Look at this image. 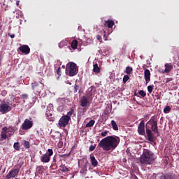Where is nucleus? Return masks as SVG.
I'll use <instances>...</instances> for the list:
<instances>
[{
	"label": "nucleus",
	"instance_id": "obj_19",
	"mask_svg": "<svg viewBox=\"0 0 179 179\" xmlns=\"http://www.w3.org/2000/svg\"><path fill=\"white\" fill-rule=\"evenodd\" d=\"M52 139L55 141V142H59L61 141L62 135L60 132H55V134H52L51 136Z\"/></svg>",
	"mask_w": 179,
	"mask_h": 179
},
{
	"label": "nucleus",
	"instance_id": "obj_42",
	"mask_svg": "<svg viewBox=\"0 0 179 179\" xmlns=\"http://www.w3.org/2000/svg\"><path fill=\"white\" fill-rule=\"evenodd\" d=\"M8 35L10 38H15V34H10V32H8Z\"/></svg>",
	"mask_w": 179,
	"mask_h": 179
},
{
	"label": "nucleus",
	"instance_id": "obj_1",
	"mask_svg": "<svg viewBox=\"0 0 179 179\" xmlns=\"http://www.w3.org/2000/svg\"><path fill=\"white\" fill-rule=\"evenodd\" d=\"M108 132V131H104L101 132V136H106V138H103L99 142L98 146L101 148L103 150L113 152L117 148L120 143V138L118 136H107Z\"/></svg>",
	"mask_w": 179,
	"mask_h": 179
},
{
	"label": "nucleus",
	"instance_id": "obj_3",
	"mask_svg": "<svg viewBox=\"0 0 179 179\" xmlns=\"http://www.w3.org/2000/svg\"><path fill=\"white\" fill-rule=\"evenodd\" d=\"M15 132V129L14 127H3L0 134L1 141H6L8 138H11Z\"/></svg>",
	"mask_w": 179,
	"mask_h": 179
},
{
	"label": "nucleus",
	"instance_id": "obj_7",
	"mask_svg": "<svg viewBox=\"0 0 179 179\" xmlns=\"http://www.w3.org/2000/svg\"><path fill=\"white\" fill-rule=\"evenodd\" d=\"M52 155H54L52 149H48L46 153L41 157V162H42V163H50Z\"/></svg>",
	"mask_w": 179,
	"mask_h": 179
},
{
	"label": "nucleus",
	"instance_id": "obj_45",
	"mask_svg": "<svg viewBox=\"0 0 179 179\" xmlns=\"http://www.w3.org/2000/svg\"><path fill=\"white\" fill-rule=\"evenodd\" d=\"M50 115H52V114H50L49 113H46L45 116L50 117Z\"/></svg>",
	"mask_w": 179,
	"mask_h": 179
},
{
	"label": "nucleus",
	"instance_id": "obj_12",
	"mask_svg": "<svg viewBox=\"0 0 179 179\" xmlns=\"http://www.w3.org/2000/svg\"><path fill=\"white\" fill-rule=\"evenodd\" d=\"M59 127L60 128H65L68 124V114L66 115H63L62 118L59 119L58 122Z\"/></svg>",
	"mask_w": 179,
	"mask_h": 179
},
{
	"label": "nucleus",
	"instance_id": "obj_8",
	"mask_svg": "<svg viewBox=\"0 0 179 179\" xmlns=\"http://www.w3.org/2000/svg\"><path fill=\"white\" fill-rule=\"evenodd\" d=\"M15 169L14 170H11L9 173L6 176V179L15 178L19 174L20 171V169L22 167L21 164H17L15 166Z\"/></svg>",
	"mask_w": 179,
	"mask_h": 179
},
{
	"label": "nucleus",
	"instance_id": "obj_33",
	"mask_svg": "<svg viewBox=\"0 0 179 179\" xmlns=\"http://www.w3.org/2000/svg\"><path fill=\"white\" fill-rule=\"evenodd\" d=\"M44 166H38L36 169L37 171L39 173H43L44 171Z\"/></svg>",
	"mask_w": 179,
	"mask_h": 179
},
{
	"label": "nucleus",
	"instance_id": "obj_24",
	"mask_svg": "<svg viewBox=\"0 0 179 179\" xmlns=\"http://www.w3.org/2000/svg\"><path fill=\"white\" fill-rule=\"evenodd\" d=\"M78 41L77 39H73L72 42H71V48H73V49H76L78 48Z\"/></svg>",
	"mask_w": 179,
	"mask_h": 179
},
{
	"label": "nucleus",
	"instance_id": "obj_20",
	"mask_svg": "<svg viewBox=\"0 0 179 179\" xmlns=\"http://www.w3.org/2000/svg\"><path fill=\"white\" fill-rule=\"evenodd\" d=\"M164 66H165V69H164L165 73H170V71H171V70H173V66L172 63H165Z\"/></svg>",
	"mask_w": 179,
	"mask_h": 179
},
{
	"label": "nucleus",
	"instance_id": "obj_47",
	"mask_svg": "<svg viewBox=\"0 0 179 179\" xmlns=\"http://www.w3.org/2000/svg\"><path fill=\"white\" fill-rule=\"evenodd\" d=\"M16 4H17V6H19L20 1H16Z\"/></svg>",
	"mask_w": 179,
	"mask_h": 179
},
{
	"label": "nucleus",
	"instance_id": "obj_41",
	"mask_svg": "<svg viewBox=\"0 0 179 179\" xmlns=\"http://www.w3.org/2000/svg\"><path fill=\"white\" fill-rule=\"evenodd\" d=\"M61 101H65V98H57V102L61 103Z\"/></svg>",
	"mask_w": 179,
	"mask_h": 179
},
{
	"label": "nucleus",
	"instance_id": "obj_18",
	"mask_svg": "<svg viewBox=\"0 0 179 179\" xmlns=\"http://www.w3.org/2000/svg\"><path fill=\"white\" fill-rule=\"evenodd\" d=\"M150 76H151L150 70L149 69H145L144 78L145 80L146 84H148V83H150Z\"/></svg>",
	"mask_w": 179,
	"mask_h": 179
},
{
	"label": "nucleus",
	"instance_id": "obj_39",
	"mask_svg": "<svg viewBox=\"0 0 179 179\" xmlns=\"http://www.w3.org/2000/svg\"><path fill=\"white\" fill-rule=\"evenodd\" d=\"M96 148V145H91V146H90V152H94V150H95Z\"/></svg>",
	"mask_w": 179,
	"mask_h": 179
},
{
	"label": "nucleus",
	"instance_id": "obj_44",
	"mask_svg": "<svg viewBox=\"0 0 179 179\" xmlns=\"http://www.w3.org/2000/svg\"><path fill=\"white\" fill-rule=\"evenodd\" d=\"M173 80V78L171 77H170L169 78H166V83H169L170 81H171Z\"/></svg>",
	"mask_w": 179,
	"mask_h": 179
},
{
	"label": "nucleus",
	"instance_id": "obj_15",
	"mask_svg": "<svg viewBox=\"0 0 179 179\" xmlns=\"http://www.w3.org/2000/svg\"><path fill=\"white\" fill-rule=\"evenodd\" d=\"M138 133L139 135H145V121H141L138 127Z\"/></svg>",
	"mask_w": 179,
	"mask_h": 179
},
{
	"label": "nucleus",
	"instance_id": "obj_50",
	"mask_svg": "<svg viewBox=\"0 0 179 179\" xmlns=\"http://www.w3.org/2000/svg\"><path fill=\"white\" fill-rule=\"evenodd\" d=\"M14 179H18V178H14Z\"/></svg>",
	"mask_w": 179,
	"mask_h": 179
},
{
	"label": "nucleus",
	"instance_id": "obj_11",
	"mask_svg": "<svg viewBox=\"0 0 179 179\" xmlns=\"http://www.w3.org/2000/svg\"><path fill=\"white\" fill-rule=\"evenodd\" d=\"M156 179H178V177L175 174L168 173L167 174L158 173L155 176Z\"/></svg>",
	"mask_w": 179,
	"mask_h": 179
},
{
	"label": "nucleus",
	"instance_id": "obj_29",
	"mask_svg": "<svg viewBox=\"0 0 179 179\" xmlns=\"http://www.w3.org/2000/svg\"><path fill=\"white\" fill-rule=\"evenodd\" d=\"M94 124L95 121L94 120H91V121H90L88 124H86V128H92Z\"/></svg>",
	"mask_w": 179,
	"mask_h": 179
},
{
	"label": "nucleus",
	"instance_id": "obj_32",
	"mask_svg": "<svg viewBox=\"0 0 179 179\" xmlns=\"http://www.w3.org/2000/svg\"><path fill=\"white\" fill-rule=\"evenodd\" d=\"M138 94H140V96L142 97H146L147 96V94L144 90H140V91H138Z\"/></svg>",
	"mask_w": 179,
	"mask_h": 179
},
{
	"label": "nucleus",
	"instance_id": "obj_35",
	"mask_svg": "<svg viewBox=\"0 0 179 179\" xmlns=\"http://www.w3.org/2000/svg\"><path fill=\"white\" fill-rule=\"evenodd\" d=\"M20 97L22 99V100H27V99H29V95L28 94H22Z\"/></svg>",
	"mask_w": 179,
	"mask_h": 179
},
{
	"label": "nucleus",
	"instance_id": "obj_4",
	"mask_svg": "<svg viewBox=\"0 0 179 179\" xmlns=\"http://www.w3.org/2000/svg\"><path fill=\"white\" fill-rule=\"evenodd\" d=\"M66 70L69 71V76L71 77L76 76L78 71V67H77L76 63L71 62L66 66Z\"/></svg>",
	"mask_w": 179,
	"mask_h": 179
},
{
	"label": "nucleus",
	"instance_id": "obj_26",
	"mask_svg": "<svg viewBox=\"0 0 179 179\" xmlns=\"http://www.w3.org/2000/svg\"><path fill=\"white\" fill-rule=\"evenodd\" d=\"M132 71H133V67H131V66H127L126 67L125 73H127L128 76L129 74H131Z\"/></svg>",
	"mask_w": 179,
	"mask_h": 179
},
{
	"label": "nucleus",
	"instance_id": "obj_40",
	"mask_svg": "<svg viewBox=\"0 0 179 179\" xmlns=\"http://www.w3.org/2000/svg\"><path fill=\"white\" fill-rule=\"evenodd\" d=\"M57 73L58 74L57 78H59L60 76H62L61 66L58 67V69L57 70Z\"/></svg>",
	"mask_w": 179,
	"mask_h": 179
},
{
	"label": "nucleus",
	"instance_id": "obj_30",
	"mask_svg": "<svg viewBox=\"0 0 179 179\" xmlns=\"http://www.w3.org/2000/svg\"><path fill=\"white\" fill-rule=\"evenodd\" d=\"M15 150H20V143L19 142H15L13 145Z\"/></svg>",
	"mask_w": 179,
	"mask_h": 179
},
{
	"label": "nucleus",
	"instance_id": "obj_28",
	"mask_svg": "<svg viewBox=\"0 0 179 179\" xmlns=\"http://www.w3.org/2000/svg\"><path fill=\"white\" fill-rule=\"evenodd\" d=\"M170 111H171V106H170V105H168V106H165V108H164V114H169Z\"/></svg>",
	"mask_w": 179,
	"mask_h": 179
},
{
	"label": "nucleus",
	"instance_id": "obj_38",
	"mask_svg": "<svg viewBox=\"0 0 179 179\" xmlns=\"http://www.w3.org/2000/svg\"><path fill=\"white\" fill-rule=\"evenodd\" d=\"M78 90H80V85H78V84H75L74 93H78Z\"/></svg>",
	"mask_w": 179,
	"mask_h": 179
},
{
	"label": "nucleus",
	"instance_id": "obj_21",
	"mask_svg": "<svg viewBox=\"0 0 179 179\" xmlns=\"http://www.w3.org/2000/svg\"><path fill=\"white\" fill-rule=\"evenodd\" d=\"M76 115L75 114V110L73 109V108H71V109H70V110H69V113H67V122H68V124L69 123V121H71V117L72 115Z\"/></svg>",
	"mask_w": 179,
	"mask_h": 179
},
{
	"label": "nucleus",
	"instance_id": "obj_13",
	"mask_svg": "<svg viewBox=\"0 0 179 179\" xmlns=\"http://www.w3.org/2000/svg\"><path fill=\"white\" fill-rule=\"evenodd\" d=\"M96 93V88H94V87H89L88 90H87V99L88 101H90V100H92L94 94Z\"/></svg>",
	"mask_w": 179,
	"mask_h": 179
},
{
	"label": "nucleus",
	"instance_id": "obj_48",
	"mask_svg": "<svg viewBox=\"0 0 179 179\" xmlns=\"http://www.w3.org/2000/svg\"><path fill=\"white\" fill-rule=\"evenodd\" d=\"M143 68L145 70L146 67L145 66H143Z\"/></svg>",
	"mask_w": 179,
	"mask_h": 179
},
{
	"label": "nucleus",
	"instance_id": "obj_23",
	"mask_svg": "<svg viewBox=\"0 0 179 179\" xmlns=\"http://www.w3.org/2000/svg\"><path fill=\"white\" fill-rule=\"evenodd\" d=\"M90 159H91V163L92 165L94 167H96L99 164L98 161L96 160V157H94V156H90Z\"/></svg>",
	"mask_w": 179,
	"mask_h": 179
},
{
	"label": "nucleus",
	"instance_id": "obj_9",
	"mask_svg": "<svg viewBox=\"0 0 179 179\" xmlns=\"http://www.w3.org/2000/svg\"><path fill=\"white\" fill-rule=\"evenodd\" d=\"M34 127V122L32 118L24 120L23 124L21 126L22 131H28Z\"/></svg>",
	"mask_w": 179,
	"mask_h": 179
},
{
	"label": "nucleus",
	"instance_id": "obj_31",
	"mask_svg": "<svg viewBox=\"0 0 179 179\" xmlns=\"http://www.w3.org/2000/svg\"><path fill=\"white\" fill-rule=\"evenodd\" d=\"M155 88V85H148V92L150 94H151V93H152L153 90Z\"/></svg>",
	"mask_w": 179,
	"mask_h": 179
},
{
	"label": "nucleus",
	"instance_id": "obj_43",
	"mask_svg": "<svg viewBox=\"0 0 179 179\" xmlns=\"http://www.w3.org/2000/svg\"><path fill=\"white\" fill-rule=\"evenodd\" d=\"M96 38L98 39V41H102V36L101 35H97L96 36Z\"/></svg>",
	"mask_w": 179,
	"mask_h": 179
},
{
	"label": "nucleus",
	"instance_id": "obj_2",
	"mask_svg": "<svg viewBox=\"0 0 179 179\" xmlns=\"http://www.w3.org/2000/svg\"><path fill=\"white\" fill-rule=\"evenodd\" d=\"M156 159L155 153L148 149H145L139 160L140 163L143 164H152Z\"/></svg>",
	"mask_w": 179,
	"mask_h": 179
},
{
	"label": "nucleus",
	"instance_id": "obj_22",
	"mask_svg": "<svg viewBox=\"0 0 179 179\" xmlns=\"http://www.w3.org/2000/svg\"><path fill=\"white\" fill-rule=\"evenodd\" d=\"M104 25L108 28H113V25H115V21L113 20H108L104 22Z\"/></svg>",
	"mask_w": 179,
	"mask_h": 179
},
{
	"label": "nucleus",
	"instance_id": "obj_6",
	"mask_svg": "<svg viewBox=\"0 0 179 179\" xmlns=\"http://www.w3.org/2000/svg\"><path fill=\"white\" fill-rule=\"evenodd\" d=\"M148 125H150L152 132L157 134L159 136V128L157 127V118L152 117L148 122Z\"/></svg>",
	"mask_w": 179,
	"mask_h": 179
},
{
	"label": "nucleus",
	"instance_id": "obj_36",
	"mask_svg": "<svg viewBox=\"0 0 179 179\" xmlns=\"http://www.w3.org/2000/svg\"><path fill=\"white\" fill-rule=\"evenodd\" d=\"M129 78H130L129 76L127 73L125 74L123 77V83H127V81H128Z\"/></svg>",
	"mask_w": 179,
	"mask_h": 179
},
{
	"label": "nucleus",
	"instance_id": "obj_46",
	"mask_svg": "<svg viewBox=\"0 0 179 179\" xmlns=\"http://www.w3.org/2000/svg\"><path fill=\"white\" fill-rule=\"evenodd\" d=\"M122 162H123V163H127V159H122Z\"/></svg>",
	"mask_w": 179,
	"mask_h": 179
},
{
	"label": "nucleus",
	"instance_id": "obj_14",
	"mask_svg": "<svg viewBox=\"0 0 179 179\" xmlns=\"http://www.w3.org/2000/svg\"><path fill=\"white\" fill-rule=\"evenodd\" d=\"M148 122L146 124V134L148 136V139L150 142H155V135L153 132H152L151 129L148 128Z\"/></svg>",
	"mask_w": 179,
	"mask_h": 179
},
{
	"label": "nucleus",
	"instance_id": "obj_37",
	"mask_svg": "<svg viewBox=\"0 0 179 179\" xmlns=\"http://www.w3.org/2000/svg\"><path fill=\"white\" fill-rule=\"evenodd\" d=\"M24 147L26 148V149H29V148H30L29 142H28L27 141H24Z\"/></svg>",
	"mask_w": 179,
	"mask_h": 179
},
{
	"label": "nucleus",
	"instance_id": "obj_34",
	"mask_svg": "<svg viewBox=\"0 0 179 179\" xmlns=\"http://www.w3.org/2000/svg\"><path fill=\"white\" fill-rule=\"evenodd\" d=\"M65 45H67L66 41H61V42L59 43V48H63Z\"/></svg>",
	"mask_w": 179,
	"mask_h": 179
},
{
	"label": "nucleus",
	"instance_id": "obj_10",
	"mask_svg": "<svg viewBox=\"0 0 179 179\" xmlns=\"http://www.w3.org/2000/svg\"><path fill=\"white\" fill-rule=\"evenodd\" d=\"M11 110L12 106H10L9 103H6V102L0 103V113H1V114H6L9 113V111H11Z\"/></svg>",
	"mask_w": 179,
	"mask_h": 179
},
{
	"label": "nucleus",
	"instance_id": "obj_16",
	"mask_svg": "<svg viewBox=\"0 0 179 179\" xmlns=\"http://www.w3.org/2000/svg\"><path fill=\"white\" fill-rule=\"evenodd\" d=\"M18 50L22 52V53H24V55H29L31 52V48H29V45H22L19 46Z\"/></svg>",
	"mask_w": 179,
	"mask_h": 179
},
{
	"label": "nucleus",
	"instance_id": "obj_17",
	"mask_svg": "<svg viewBox=\"0 0 179 179\" xmlns=\"http://www.w3.org/2000/svg\"><path fill=\"white\" fill-rule=\"evenodd\" d=\"M90 101H88V95L87 92L86 95H83L81 101H80V106L81 107H87Z\"/></svg>",
	"mask_w": 179,
	"mask_h": 179
},
{
	"label": "nucleus",
	"instance_id": "obj_25",
	"mask_svg": "<svg viewBox=\"0 0 179 179\" xmlns=\"http://www.w3.org/2000/svg\"><path fill=\"white\" fill-rule=\"evenodd\" d=\"M93 70H94V73H100L101 69H100V67H99L98 63H95V64H94V69H93Z\"/></svg>",
	"mask_w": 179,
	"mask_h": 179
},
{
	"label": "nucleus",
	"instance_id": "obj_51",
	"mask_svg": "<svg viewBox=\"0 0 179 179\" xmlns=\"http://www.w3.org/2000/svg\"><path fill=\"white\" fill-rule=\"evenodd\" d=\"M0 62H1V58H0Z\"/></svg>",
	"mask_w": 179,
	"mask_h": 179
},
{
	"label": "nucleus",
	"instance_id": "obj_5",
	"mask_svg": "<svg viewBox=\"0 0 179 179\" xmlns=\"http://www.w3.org/2000/svg\"><path fill=\"white\" fill-rule=\"evenodd\" d=\"M43 84L41 83V81H34V83H31V88L34 93V94H36L38 96V94H41V90H43Z\"/></svg>",
	"mask_w": 179,
	"mask_h": 179
},
{
	"label": "nucleus",
	"instance_id": "obj_49",
	"mask_svg": "<svg viewBox=\"0 0 179 179\" xmlns=\"http://www.w3.org/2000/svg\"><path fill=\"white\" fill-rule=\"evenodd\" d=\"M53 162H56L55 158L53 159Z\"/></svg>",
	"mask_w": 179,
	"mask_h": 179
},
{
	"label": "nucleus",
	"instance_id": "obj_27",
	"mask_svg": "<svg viewBox=\"0 0 179 179\" xmlns=\"http://www.w3.org/2000/svg\"><path fill=\"white\" fill-rule=\"evenodd\" d=\"M112 128L113 129L114 131H118L119 128L115 122V121H111L110 122Z\"/></svg>",
	"mask_w": 179,
	"mask_h": 179
}]
</instances>
